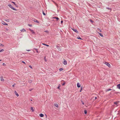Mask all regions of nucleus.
<instances>
[{"label":"nucleus","mask_w":120,"mask_h":120,"mask_svg":"<svg viewBox=\"0 0 120 120\" xmlns=\"http://www.w3.org/2000/svg\"><path fill=\"white\" fill-rule=\"evenodd\" d=\"M8 5L11 9L14 10H16V9H15L11 4H9Z\"/></svg>","instance_id":"nucleus-1"},{"label":"nucleus","mask_w":120,"mask_h":120,"mask_svg":"<svg viewBox=\"0 0 120 120\" xmlns=\"http://www.w3.org/2000/svg\"><path fill=\"white\" fill-rule=\"evenodd\" d=\"M105 64L107 65L110 68L111 67V65L110 64L108 63L105 62Z\"/></svg>","instance_id":"nucleus-2"},{"label":"nucleus","mask_w":120,"mask_h":120,"mask_svg":"<svg viewBox=\"0 0 120 120\" xmlns=\"http://www.w3.org/2000/svg\"><path fill=\"white\" fill-rule=\"evenodd\" d=\"M32 20L34 22H36L37 23H39V22L36 19H32Z\"/></svg>","instance_id":"nucleus-3"},{"label":"nucleus","mask_w":120,"mask_h":120,"mask_svg":"<svg viewBox=\"0 0 120 120\" xmlns=\"http://www.w3.org/2000/svg\"><path fill=\"white\" fill-rule=\"evenodd\" d=\"M72 29L74 31L76 32V33H78V31L76 29Z\"/></svg>","instance_id":"nucleus-4"},{"label":"nucleus","mask_w":120,"mask_h":120,"mask_svg":"<svg viewBox=\"0 0 120 120\" xmlns=\"http://www.w3.org/2000/svg\"><path fill=\"white\" fill-rule=\"evenodd\" d=\"M29 29L31 31V32H32V34H35V32H34V31L33 30H31L30 29Z\"/></svg>","instance_id":"nucleus-5"},{"label":"nucleus","mask_w":120,"mask_h":120,"mask_svg":"<svg viewBox=\"0 0 120 120\" xmlns=\"http://www.w3.org/2000/svg\"><path fill=\"white\" fill-rule=\"evenodd\" d=\"M63 63L64 65H66L67 64V61L64 59V61Z\"/></svg>","instance_id":"nucleus-6"},{"label":"nucleus","mask_w":120,"mask_h":120,"mask_svg":"<svg viewBox=\"0 0 120 120\" xmlns=\"http://www.w3.org/2000/svg\"><path fill=\"white\" fill-rule=\"evenodd\" d=\"M2 23L4 25H8V24L7 23H5L3 21H2Z\"/></svg>","instance_id":"nucleus-7"},{"label":"nucleus","mask_w":120,"mask_h":120,"mask_svg":"<svg viewBox=\"0 0 120 120\" xmlns=\"http://www.w3.org/2000/svg\"><path fill=\"white\" fill-rule=\"evenodd\" d=\"M15 95L17 97H18L19 96V95L17 93L16 91H15Z\"/></svg>","instance_id":"nucleus-8"},{"label":"nucleus","mask_w":120,"mask_h":120,"mask_svg":"<svg viewBox=\"0 0 120 120\" xmlns=\"http://www.w3.org/2000/svg\"><path fill=\"white\" fill-rule=\"evenodd\" d=\"M77 86L78 87H80V85L79 83H77Z\"/></svg>","instance_id":"nucleus-9"},{"label":"nucleus","mask_w":120,"mask_h":120,"mask_svg":"<svg viewBox=\"0 0 120 120\" xmlns=\"http://www.w3.org/2000/svg\"><path fill=\"white\" fill-rule=\"evenodd\" d=\"M21 32H24L26 31V30L24 29H23L20 30Z\"/></svg>","instance_id":"nucleus-10"},{"label":"nucleus","mask_w":120,"mask_h":120,"mask_svg":"<svg viewBox=\"0 0 120 120\" xmlns=\"http://www.w3.org/2000/svg\"><path fill=\"white\" fill-rule=\"evenodd\" d=\"M39 116L40 117H43L44 115L42 113H41L39 114Z\"/></svg>","instance_id":"nucleus-11"},{"label":"nucleus","mask_w":120,"mask_h":120,"mask_svg":"<svg viewBox=\"0 0 120 120\" xmlns=\"http://www.w3.org/2000/svg\"><path fill=\"white\" fill-rule=\"evenodd\" d=\"M117 86L119 89H120V83L117 85Z\"/></svg>","instance_id":"nucleus-12"},{"label":"nucleus","mask_w":120,"mask_h":120,"mask_svg":"<svg viewBox=\"0 0 120 120\" xmlns=\"http://www.w3.org/2000/svg\"><path fill=\"white\" fill-rule=\"evenodd\" d=\"M54 106L57 108L58 107V105L57 104H54Z\"/></svg>","instance_id":"nucleus-13"},{"label":"nucleus","mask_w":120,"mask_h":120,"mask_svg":"<svg viewBox=\"0 0 120 120\" xmlns=\"http://www.w3.org/2000/svg\"><path fill=\"white\" fill-rule=\"evenodd\" d=\"M98 33L99 34L101 37H103V35L102 34L100 33H99V32H98Z\"/></svg>","instance_id":"nucleus-14"},{"label":"nucleus","mask_w":120,"mask_h":120,"mask_svg":"<svg viewBox=\"0 0 120 120\" xmlns=\"http://www.w3.org/2000/svg\"><path fill=\"white\" fill-rule=\"evenodd\" d=\"M12 3H13L14 4V5H15L16 6V7H17V6H16V4L14 2H13V1H12V2H11Z\"/></svg>","instance_id":"nucleus-15"},{"label":"nucleus","mask_w":120,"mask_h":120,"mask_svg":"<svg viewBox=\"0 0 120 120\" xmlns=\"http://www.w3.org/2000/svg\"><path fill=\"white\" fill-rule=\"evenodd\" d=\"M63 70V68H60L59 69V70L60 71H61Z\"/></svg>","instance_id":"nucleus-16"},{"label":"nucleus","mask_w":120,"mask_h":120,"mask_svg":"<svg viewBox=\"0 0 120 120\" xmlns=\"http://www.w3.org/2000/svg\"><path fill=\"white\" fill-rule=\"evenodd\" d=\"M34 49H35L36 50V52H38V49H36V48H34Z\"/></svg>","instance_id":"nucleus-17"},{"label":"nucleus","mask_w":120,"mask_h":120,"mask_svg":"<svg viewBox=\"0 0 120 120\" xmlns=\"http://www.w3.org/2000/svg\"><path fill=\"white\" fill-rule=\"evenodd\" d=\"M53 18L56 19H57V20H58L59 19V18L57 17H53Z\"/></svg>","instance_id":"nucleus-18"},{"label":"nucleus","mask_w":120,"mask_h":120,"mask_svg":"<svg viewBox=\"0 0 120 120\" xmlns=\"http://www.w3.org/2000/svg\"><path fill=\"white\" fill-rule=\"evenodd\" d=\"M42 44L43 45H45V46H49L48 45H46L45 44H44V43H42Z\"/></svg>","instance_id":"nucleus-19"},{"label":"nucleus","mask_w":120,"mask_h":120,"mask_svg":"<svg viewBox=\"0 0 120 120\" xmlns=\"http://www.w3.org/2000/svg\"><path fill=\"white\" fill-rule=\"evenodd\" d=\"M117 103L116 102H114V105H116V106H117Z\"/></svg>","instance_id":"nucleus-20"},{"label":"nucleus","mask_w":120,"mask_h":120,"mask_svg":"<svg viewBox=\"0 0 120 120\" xmlns=\"http://www.w3.org/2000/svg\"><path fill=\"white\" fill-rule=\"evenodd\" d=\"M84 112L85 114H86L87 113V111L86 110H85L84 111Z\"/></svg>","instance_id":"nucleus-21"},{"label":"nucleus","mask_w":120,"mask_h":120,"mask_svg":"<svg viewBox=\"0 0 120 120\" xmlns=\"http://www.w3.org/2000/svg\"><path fill=\"white\" fill-rule=\"evenodd\" d=\"M29 82L30 83H31L32 82V81L31 80H29Z\"/></svg>","instance_id":"nucleus-22"},{"label":"nucleus","mask_w":120,"mask_h":120,"mask_svg":"<svg viewBox=\"0 0 120 120\" xmlns=\"http://www.w3.org/2000/svg\"><path fill=\"white\" fill-rule=\"evenodd\" d=\"M106 8L107 9H109V10H110V11H111V8H108V7H107V8Z\"/></svg>","instance_id":"nucleus-23"},{"label":"nucleus","mask_w":120,"mask_h":120,"mask_svg":"<svg viewBox=\"0 0 120 120\" xmlns=\"http://www.w3.org/2000/svg\"><path fill=\"white\" fill-rule=\"evenodd\" d=\"M31 109L32 110V111L33 112L34 111V110H33V108L32 107H31Z\"/></svg>","instance_id":"nucleus-24"},{"label":"nucleus","mask_w":120,"mask_h":120,"mask_svg":"<svg viewBox=\"0 0 120 120\" xmlns=\"http://www.w3.org/2000/svg\"><path fill=\"white\" fill-rule=\"evenodd\" d=\"M1 81L4 80V79L3 77H1Z\"/></svg>","instance_id":"nucleus-25"},{"label":"nucleus","mask_w":120,"mask_h":120,"mask_svg":"<svg viewBox=\"0 0 120 120\" xmlns=\"http://www.w3.org/2000/svg\"><path fill=\"white\" fill-rule=\"evenodd\" d=\"M77 38L78 39H82L79 37H77Z\"/></svg>","instance_id":"nucleus-26"},{"label":"nucleus","mask_w":120,"mask_h":120,"mask_svg":"<svg viewBox=\"0 0 120 120\" xmlns=\"http://www.w3.org/2000/svg\"><path fill=\"white\" fill-rule=\"evenodd\" d=\"M4 51V50L3 49H2L0 50V52H3Z\"/></svg>","instance_id":"nucleus-27"},{"label":"nucleus","mask_w":120,"mask_h":120,"mask_svg":"<svg viewBox=\"0 0 120 120\" xmlns=\"http://www.w3.org/2000/svg\"><path fill=\"white\" fill-rule=\"evenodd\" d=\"M65 83H66L65 82H64L62 84V85L63 86H64V85H65Z\"/></svg>","instance_id":"nucleus-28"},{"label":"nucleus","mask_w":120,"mask_h":120,"mask_svg":"<svg viewBox=\"0 0 120 120\" xmlns=\"http://www.w3.org/2000/svg\"><path fill=\"white\" fill-rule=\"evenodd\" d=\"M98 31H100V32H101V30L100 29H99V28H98Z\"/></svg>","instance_id":"nucleus-29"},{"label":"nucleus","mask_w":120,"mask_h":120,"mask_svg":"<svg viewBox=\"0 0 120 120\" xmlns=\"http://www.w3.org/2000/svg\"><path fill=\"white\" fill-rule=\"evenodd\" d=\"M29 67L31 68V69H32V66L31 65H29Z\"/></svg>","instance_id":"nucleus-30"},{"label":"nucleus","mask_w":120,"mask_h":120,"mask_svg":"<svg viewBox=\"0 0 120 120\" xmlns=\"http://www.w3.org/2000/svg\"><path fill=\"white\" fill-rule=\"evenodd\" d=\"M90 21L92 22H93V20H92L91 19H90Z\"/></svg>","instance_id":"nucleus-31"},{"label":"nucleus","mask_w":120,"mask_h":120,"mask_svg":"<svg viewBox=\"0 0 120 120\" xmlns=\"http://www.w3.org/2000/svg\"><path fill=\"white\" fill-rule=\"evenodd\" d=\"M28 25L29 26H30V27H32V25L31 24H28Z\"/></svg>","instance_id":"nucleus-32"},{"label":"nucleus","mask_w":120,"mask_h":120,"mask_svg":"<svg viewBox=\"0 0 120 120\" xmlns=\"http://www.w3.org/2000/svg\"><path fill=\"white\" fill-rule=\"evenodd\" d=\"M43 14L44 15H45V13L43 11Z\"/></svg>","instance_id":"nucleus-33"},{"label":"nucleus","mask_w":120,"mask_h":120,"mask_svg":"<svg viewBox=\"0 0 120 120\" xmlns=\"http://www.w3.org/2000/svg\"><path fill=\"white\" fill-rule=\"evenodd\" d=\"M15 85V83H14V84L13 85H12V86L13 87H14V86Z\"/></svg>","instance_id":"nucleus-34"},{"label":"nucleus","mask_w":120,"mask_h":120,"mask_svg":"<svg viewBox=\"0 0 120 120\" xmlns=\"http://www.w3.org/2000/svg\"><path fill=\"white\" fill-rule=\"evenodd\" d=\"M0 46H4V45L2 44H0Z\"/></svg>","instance_id":"nucleus-35"},{"label":"nucleus","mask_w":120,"mask_h":120,"mask_svg":"<svg viewBox=\"0 0 120 120\" xmlns=\"http://www.w3.org/2000/svg\"><path fill=\"white\" fill-rule=\"evenodd\" d=\"M44 59L45 61H46L47 60H46V59L45 58V57H44Z\"/></svg>","instance_id":"nucleus-36"},{"label":"nucleus","mask_w":120,"mask_h":120,"mask_svg":"<svg viewBox=\"0 0 120 120\" xmlns=\"http://www.w3.org/2000/svg\"><path fill=\"white\" fill-rule=\"evenodd\" d=\"M33 90V89H30L29 90L30 91H31Z\"/></svg>","instance_id":"nucleus-37"},{"label":"nucleus","mask_w":120,"mask_h":120,"mask_svg":"<svg viewBox=\"0 0 120 120\" xmlns=\"http://www.w3.org/2000/svg\"><path fill=\"white\" fill-rule=\"evenodd\" d=\"M22 62L24 63L25 64H26V63H25V62H24L23 61H22Z\"/></svg>","instance_id":"nucleus-38"},{"label":"nucleus","mask_w":120,"mask_h":120,"mask_svg":"<svg viewBox=\"0 0 120 120\" xmlns=\"http://www.w3.org/2000/svg\"><path fill=\"white\" fill-rule=\"evenodd\" d=\"M3 66H5V64L4 63H3Z\"/></svg>","instance_id":"nucleus-39"},{"label":"nucleus","mask_w":120,"mask_h":120,"mask_svg":"<svg viewBox=\"0 0 120 120\" xmlns=\"http://www.w3.org/2000/svg\"><path fill=\"white\" fill-rule=\"evenodd\" d=\"M97 98L96 97H95V100H96L97 99Z\"/></svg>","instance_id":"nucleus-40"},{"label":"nucleus","mask_w":120,"mask_h":120,"mask_svg":"<svg viewBox=\"0 0 120 120\" xmlns=\"http://www.w3.org/2000/svg\"><path fill=\"white\" fill-rule=\"evenodd\" d=\"M26 51H30V50H26Z\"/></svg>","instance_id":"nucleus-41"},{"label":"nucleus","mask_w":120,"mask_h":120,"mask_svg":"<svg viewBox=\"0 0 120 120\" xmlns=\"http://www.w3.org/2000/svg\"><path fill=\"white\" fill-rule=\"evenodd\" d=\"M63 22V21H61V23H62Z\"/></svg>","instance_id":"nucleus-42"},{"label":"nucleus","mask_w":120,"mask_h":120,"mask_svg":"<svg viewBox=\"0 0 120 120\" xmlns=\"http://www.w3.org/2000/svg\"><path fill=\"white\" fill-rule=\"evenodd\" d=\"M45 32H47V33H48V31H47V30L45 31Z\"/></svg>","instance_id":"nucleus-43"},{"label":"nucleus","mask_w":120,"mask_h":120,"mask_svg":"<svg viewBox=\"0 0 120 120\" xmlns=\"http://www.w3.org/2000/svg\"><path fill=\"white\" fill-rule=\"evenodd\" d=\"M82 87H83L82 86L81 87V90H82Z\"/></svg>","instance_id":"nucleus-44"},{"label":"nucleus","mask_w":120,"mask_h":120,"mask_svg":"<svg viewBox=\"0 0 120 120\" xmlns=\"http://www.w3.org/2000/svg\"><path fill=\"white\" fill-rule=\"evenodd\" d=\"M60 87L59 86L57 87V88H58V89H59V88Z\"/></svg>","instance_id":"nucleus-45"},{"label":"nucleus","mask_w":120,"mask_h":120,"mask_svg":"<svg viewBox=\"0 0 120 120\" xmlns=\"http://www.w3.org/2000/svg\"><path fill=\"white\" fill-rule=\"evenodd\" d=\"M111 90V89H109V90H108V91H109V90Z\"/></svg>","instance_id":"nucleus-46"},{"label":"nucleus","mask_w":120,"mask_h":120,"mask_svg":"<svg viewBox=\"0 0 120 120\" xmlns=\"http://www.w3.org/2000/svg\"><path fill=\"white\" fill-rule=\"evenodd\" d=\"M6 30H7L8 31V29H7Z\"/></svg>","instance_id":"nucleus-47"},{"label":"nucleus","mask_w":120,"mask_h":120,"mask_svg":"<svg viewBox=\"0 0 120 120\" xmlns=\"http://www.w3.org/2000/svg\"><path fill=\"white\" fill-rule=\"evenodd\" d=\"M82 103L83 105H84V103L83 102H82Z\"/></svg>","instance_id":"nucleus-48"},{"label":"nucleus","mask_w":120,"mask_h":120,"mask_svg":"<svg viewBox=\"0 0 120 120\" xmlns=\"http://www.w3.org/2000/svg\"><path fill=\"white\" fill-rule=\"evenodd\" d=\"M81 90H80V92H81Z\"/></svg>","instance_id":"nucleus-49"},{"label":"nucleus","mask_w":120,"mask_h":120,"mask_svg":"<svg viewBox=\"0 0 120 120\" xmlns=\"http://www.w3.org/2000/svg\"><path fill=\"white\" fill-rule=\"evenodd\" d=\"M30 101H32V100L31 99V100H30Z\"/></svg>","instance_id":"nucleus-50"},{"label":"nucleus","mask_w":120,"mask_h":120,"mask_svg":"<svg viewBox=\"0 0 120 120\" xmlns=\"http://www.w3.org/2000/svg\"><path fill=\"white\" fill-rule=\"evenodd\" d=\"M1 61V60L0 59V61Z\"/></svg>","instance_id":"nucleus-51"}]
</instances>
